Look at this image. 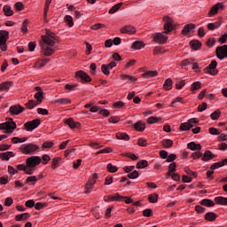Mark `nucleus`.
I'll return each mask as SVG.
<instances>
[{
	"label": "nucleus",
	"mask_w": 227,
	"mask_h": 227,
	"mask_svg": "<svg viewBox=\"0 0 227 227\" xmlns=\"http://www.w3.org/2000/svg\"><path fill=\"white\" fill-rule=\"evenodd\" d=\"M51 3H52V0H46L45 2L44 11H43V17L45 21H47V12H49V6H51Z\"/></svg>",
	"instance_id": "4c0bfd02"
},
{
	"label": "nucleus",
	"mask_w": 227,
	"mask_h": 227,
	"mask_svg": "<svg viewBox=\"0 0 227 227\" xmlns=\"http://www.w3.org/2000/svg\"><path fill=\"white\" fill-rule=\"evenodd\" d=\"M106 169L109 171V173H116V171H118V168L114 166L112 163L107 164Z\"/></svg>",
	"instance_id": "09e8293b"
},
{
	"label": "nucleus",
	"mask_w": 227,
	"mask_h": 227,
	"mask_svg": "<svg viewBox=\"0 0 227 227\" xmlns=\"http://www.w3.org/2000/svg\"><path fill=\"white\" fill-rule=\"evenodd\" d=\"M183 86H185V81L184 80H177L176 82V90H182Z\"/></svg>",
	"instance_id": "bf43d9fd"
},
{
	"label": "nucleus",
	"mask_w": 227,
	"mask_h": 227,
	"mask_svg": "<svg viewBox=\"0 0 227 227\" xmlns=\"http://www.w3.org/2000/svg\"><path fill=\"white\" fill-rule=\"evenodd\" d=\"M14 7L16 8L17 12H22V10H24V4L21 2H17L14 4Z\"/></svg>",
	"instance_id": "0e129e2a"
},
{
	"label": "nucleus",
	"mask_w": 227,
	"mask_h": 227,
	"mask_svg": "<svg viewBox=\"0 0 227 227\" xmlns=\"http://www.w3.org/2000/svg\"><path fill=\"white\" fill-rule=\"evenodd\" d=\"M36 106H39L38 102H36L33 99L29 100L28 102H27L25 104V107H27V109H35V107H36Z\"/></svg>",
	"instance_id": "e433bc0d"
},
{
	"label": "nucleus",
	"mask_w": 227,
	"mask_h": 227,
	"mask_svg": "<svg viewBox=\"0 0 227 227\" xmlns=\"http://www.w3.org/2000/svg\"><path fill=\"white\" fill-rule=\"evenodd\" d=\"M201 42L199 40H192L190 42V47H192L193 51H199V49H201Z\"/></svg>",
	"instance_id": "b1692460"
},
{
	"label": "nucleus",
	"mask_w": 227,
	"mask_h": 227,
	"mask_svg": "<svg viewBox=\"0 0 227 227\" xmlns=\"http://www.w3.org/2000/svg\"><path fill=\"white\" fill-rule=\"evenodd\" d=\"M34 97L35 100H37L36 101L37 104L40 106V103L42 102V100H43V91L36 92Z\"/></svg>",
	"instance_id": "c03bdc74"
},
{
	"label": "nucleus",
	"mask_w": 227,
	"mask_h": 227,
	"mask_svg": "<svg viewBox=\"0 0 227 227\" xmlns=\"http://www.w3.org/2000/svg\"><path fill=\"white\" fill-rule=\"evenodd\" d=\"M93 184H91V181H89L85 185V193L90 194V192H91Z\"/></svg>",
	"instance_id": "052dcab7"
},
{
	"label": "nucleus",
	"mask_w": 227,
	"mask_h": 227,
	"mask_svg": "<svg viewBox=\"0 0 227 227\" xmlns=\"http://www.w3.org/2000/svg\"><path fill=\"white\" fill-rule=\"evenodd\" d=\"M223 8H224V4L217 3L208 12L209 17H214V15H217V12H219V10H223Z\"/></svg>",
	"instance_id": "f8f14e48"
},
{
	"label": "nucleus",
	"mask_w": 227,
	"mask_h": 227,
	"mask_svg": "<svg viewBox=\"0 0 227 227\" xmlns=\"http://www.w3.org/2000/svg\"><path fill=\"white\" fill-rule=\"evenodd\" d=\"M148 166V161L146 160H142L137 163V169H143Z\"/></svg>",
	"instance_id": "ea45409f"
},
{
	"label": "nucleus",
	"mask_w": 227,
	"mask_h": 227,
	"mask_svg": "<svg viewBox=\"0 0 227 227\" xmlns=\"http://www.w3.org/2000/svg\"><path fill=\"white\" fill-rule=\"evenodd\" d=\"M163 88L167 91H169L173 88V80L171 78L167 79L163 84Z\"/></svg>",
	"instance_id": "c9c22d12"
},
{
	"label": "nucleus",
	"mask_w": 227,
	"mask_h": 227,
	"mask_svg": "<svg viewBox=\"0 0 227 227\" xmlns=\"http://www.w3.org/2000/svg\"><path fill=\"white\" fill-rule=\"evenodd\" d=\"M161 145H163L164 148H171L173 146V140H171V139H163L161 141Z\"/></svg>",
	"instance_id": "37998d69"
},
{
	"label": "nucleus",
	"mask_w": 227,
	"mask_h": 227,
	"mask_svg": "<svg viewBox=\"0 0 227 227\" xmlns=\"http://www.w3.org/2000/svg\"><path fill=\"white\" fill-rule=\"evenodd\" d=\"M16 221H26L27 219H29V213H24L21 215H18L15 216Z\"/></svg>",
	"instance_id": "58836bf2"
},
{
	"label": "nucleus",
	"mask_w": 227,
	"mask_h": 227,
	"mask_svg": "<svg viewBox=\"0 0 227 227\" xmlns=\"http://www.w3.org/2000/svg\"><path fill=\"white\" fill-rule=\"evenodd\" d=\"M192 127H194V125H191L188 121L187 122L181 123V125L179 127V130H181L183 132L185 130H191V129H192Z\"/></svg>",
	"instance_id": "c756f323"
},
{
	"label": "nucleus",
	"mask_w": 227,
	"mask_h": 227,
	"mask_svg": "<svg viewBox=\"0 0 227 227\" xmlns=\"http://www.w3.org/2000/svg\"><path fill=\"white\" fill-rule=\"evenodd\" d=\"M122 35H134L136 33V27L132 25H127L120 29Z\"/></svg>",
	"instance_id": "4468645a"
},
{
	"label": "nucleus",
	"mask_w": 227,
	"mask_h": 227,
	"mask_svg": "<svg viewBox=\"0 0 227 227\" xmlns=\"http://www.w3.org/2000/svg\"><path fill=\"white\" fill-rule=\"evenodd\" d=\"M109 70H111V69L107 67V65L103 64L101 66V71L103 72V74L105 75H109V74H111V72Z\"/></svg>",
	"instance_id": "4d7b16f0"
},
{
	"label": "nucleus",
	"mask_w": 227,
	"mask_h": 227,
	"mask_svg": "<svg viewBox=\"0 0 227 227\" xmlns=\"http://www.w3.org/2000/svg\"><path fill=\"white\" fill-rule=\"evenodd\" d=\"M133 127L135 130H137L138 132H143L145 129H146V125L143 121H137Z\"/></svg>",
	"instance_id": "6ab92c4d"
},
{
	"label": "nucleus",
	"mask_w": 227,
	"mask_h": 227,
	"mask_svg": "<svg viewBox=\"0 0 227 227\" xmlns=\"http://www.w3.org/2000/svg\"><path fill=\"white\" fill-rule=\"evenodd\" d=\"M46 35H42L43 42L39 43L41 52L43 56H52L56 52V42H58V35L49 29H46Z\"/></svg>",
	"instance_id": "f257e3e1"
},
{
	"label": "nucleus",
	"mask_w": 227,
	"mask_h": 227,
	"mask_svg": "<svg viewBox=\"0 0 227 227\" xmlns=\"http://www.w3.org/2000/svg\"><path fill=\"white\" fill-rule=\"evenodd\" d=\"M153 40L157 43H160V45H164L168 42V35H165L162 33H156L153 35Z\"/></svg>",
	"instance_id": "9d476101"
},
{
	"label": "nucleus",
	"mask_w": 227,
	"mask_h": 227,
	"mask_svg": "<svg viewBox=\"0 0 227 227\" xmlns=\"http://www.w3.org/2000/svg\"><path fill=\"white\" fill-rule=\"evenodd\" d=\"M164 50L160 46H156L153 50L154 56H157V54H164Z\"/></svg>",
	"instance_id": "e2e57ef3"
},
{
	"label": "nucleus",
	"mask_w": 227,
	"mask_h": 227,
	"mask_svg": "<svg viewBox=\"0 0 227 227\" xmlns=\"http://www.w3.org/2000/svg\"><path fill=\"white\" fill-rule=\"evenodd\" d=\"M64 20H65L66 24H67L69 26V27H74V18H72V16L66 15L64 18Z\"/></svg>",
	"instance_id": "a19ab883"
},
{
	"label": "nucleus",
	"mask_w": 227,
	"mask_h": 227,
	"mask_svg": "<svg viewBox=\"0 0 227 227\" xmlns=\"http://www.w3.org/2000/svg\"><path fill=\"white\" fill-rule=\"evenodd\" d=\"M211 120H219V117L221 116V111L216 110L213 114H211Z\"/></svg>",
	"instance_id": "13d9d810"
},
{
	"label": "nucleus",
	"mask_w": 227,
	"mask_h": 227,
	"mask_svg": "<svg viewBox=\"0 0 227 227\" xmlns=\"http://www.w3.org/2000/svg\"><path fill=\"white\" fill-rule=\"evenodd\" d=\"M206 45H207V47H214L215 45V38H209L207 41Z\"/></svg>",
	"instance_id": "338daca9"
},
{
	"label": "nucleus",
	"mask_w": 227,
	"mask_h": 227,
	"mask_svg": "<svg viewBox=\"0 0 227 227\" xmlns=\"http://www.w3.org/2000/svg\"><path fill=\"white\" fill-rule=\"evenodd\" d=\"M205 210L207 209L200 205L195 207V212H197V214H205Z\"/></svg>",
	"instance_id": "69168bd1"
},
{
	"label": "nucleus",
	"mask_w": 227,
	"mask_h": 227,
	"mask_svg": "<svg viewBox=\"0 0 227 227\" xmlns=\"http://www.w3.org/2000/svg\"><path fill=\"white\" fill-rule=\"evenodd\" d=\"M124 157H128L129 159H131V160H137L139 158L136 156V154L132 153H122Z\"/></svg>",
	"instance_id": "3c124183"
},
{
	"label": "nucleus",
	"mask_w": 227,
	"mask_h": 227,
	"mask_svg": "<svg viewBox=\"0 0 227 227\" xmlns=\"http://www.w3.org/2000/svg\"><path fill=\"white\" fill-rule=\"evenodd\" d=\"M36 182H38L36 176H30L26 179V184H31L32 185H35Z\"/></svg>",
	"instance_id": "79ce46f5"
},
{
	"label": "nucleus",
	"mask_w": 227,
	"mask_h": 227,
	"mask_svg": "<svg viewBox=\"0 0 227 227\" xmlns=\"http://www.w3.org/2000/svg\"><path fill=\"white\" fill-rule=\"evenodd\" d=\"M164 33L166 35H168V33H171V31L173 30V20H171V18L169 17H164Z\"/></svg>",
	"instance_id": "9b49d317"
},
{
	"label": "nucleus",
	"mask_w": 227,
	"mask_h": 227,
	"mask_svg": "<svg viewBox=\"0 0 227 227\" xmlns=\"http://www.w3.org/2000/svg\"><path fill=\"white\" fill-rule=\"evenodd\" d=\"M41 162H42V158H40L39 156H31L26 160V164L28 169L32 171V175L33 173H35V168L40 165Z\"/></svg>",
	"instance_id": "7ed1b4c3"
},
{
	"label": "nucleus",
	"mask_w": 227,
	"mask_h": 227,
	"mask_svg": "<svg viewBox=\"0 0 227 227\" xmlns=\"http://www.w3.org/2000/svg\"><path fill=\"white\" fill-rule=\"evenodd\" d=\"M108 198L111 200V201H121V200H123L125 197L116 193L114 196L109 195Z\"/></svg>",
	"instance_id": "8fccbe9b"
},
{
	"label": "nucleus",
	"mask_w": 227,
	"mask_h": 227,
	"mask_svg": "<svg viewBox=\"0 0 227 227\" xmlns=\"http://www.w3.org/2000/svg\"><path fill=\"white\" fill-rule=\"evenodd\" d=\"M17 169H19L20 171H24V173H26V175H33L32 170L29 169L27 165L26 166L24 164H19V165H17Z\"/></svg>",
	"instance_id": "5701e85b"
},
{
	"label": "nucleus",
	"mask_w": 227,
	"mask_h": 227,
	"mask_svg": "<svg viewBox=\"0 0 227 227\" xmlns=\"http://www.w3.org/2000/svg\"><path fill=\"white\" fill-rule=\"evenodd\" d=\"M8 38H10V32L6 30H0V49L3 52H6V51H8V45H6Z\"/></svg>",
	"instance_id": "20e7f679"
},
{
	"label": "nucleus",
	"mask_w": 227,
	"mask_h": 227,
	"mask_svg": "<svg viewBox=\"0 0 227 227\" xmlns=\"http://www.w3.org/2000/svg\"><path fill=\"white\" fill-rule=\"evenodd\" d=\"M187 148L192 150V152H196L201 150V145L196 144L195 142H190L187 144Z\"/></svg>",
	"instance_id": "aec40b11"
},
{
	"label": "nucleus",
	"mask_w": 227,
	"mask_h": 227,
	"mask_svg": "<svg viewBox=\"0 0 227 227\" xmlns=\"http://www.w3.org/2000/svg\"><path fill=\"white\" fill-rule=\"evenodd\" d=\"M143 76L145 79H148L149 77H155V76H157V71H147L143 74Z\"/></svg>",
	"instance_id": "49530a36"
},
{
	"label": "nucleus",
	"mask_w": 227,
	"mask_h": 227,
	"mask_svg": "<svg viewBox=\"0 0 227 227\" xmlns=\"http://www.w3.org/2000/svg\"><path fill=\"white\" fill-rule=\"evenodd\" d=\"M27 141V137L19 138L17 137H14L12 138V143L14 145H17V143H26Z\"/></svg>",
	"instance_id": "de8ad7c7"
},
{
	"label": "nucleus",
	"mask_w": 227,
	"mask_h": 227,
	"mask_svg": "<svg viewBox=\"0 0 227 227\" xmlns=\"http://www.w3.org/2000/svg\"><path fill=\"white\" fill-rule=\"evenodd\" d=\"M121 6H123V3H119L115 5H114L108 12V13L110 15H114V13H116V12H118V10H120L121 8Z\"/></svg>",
	"instance_id": "f704fd0d"
},
{
	"label": "nucleus",
	"mask_w": 227,
	"mask_h": 227,
	"mask_svg": "<svg viewBox=\"0 0 227 227\" xmlns=\"http://www.w3.org/2000/svg\"><path fill=\"white\" fill-rule=\"evenodd\" d=\"M195 28H196V25L192 23L187 24L184 27L182 30V35H184V36H187L189 33H191L192 29H195Z\"/></svg>",
	"instance_id": "dca6fc26"
},
{
	"label": "nucleus",
	"mask_w": 227,
	"mask_h": 227,
	"mask_svg": "<svg viewBox=\"0 0 227 227\" xmlns=\"http://www.w3.org/2000/svg\"><path fill=\"white\" fill-rule=\"evenodd\" d=\"M55 104H57V106H67L68 104H72V100L68 98H59L55 100Z\"/></svg>",
	"instance_id": "2f4dec72"
},
{
	"label": "nucleus",
	"mask_w": 227,
	"mask_h": 227,
	"mask_svg": "<svg viewBox=\"0 0 227 227\" xmlns=\"http://www.w3.org/2000/svg\"><path fill=\"white\" fill-rule=\"evenodd\" d=\"M160 120H162V119L157 118L154 116H151L147 119V123H149V124L157 123V122L160 121Z\"/></svg>",
	"instance_id": "864d4df0"
},
{
	"label": "nucleus",
	"mask_w": 227,
	"mask_h": 227,
	"mask_svg": "<svg viewBox=\"0 0 227 227\" xmlns=\"http://www.w3.org/2000/svg\"><path fill=\"white\" fill-rule=\"evenodd\" d=\"M12 157H15L13 152L0 153V159L2 160H10Z\"/></svg>",
	"instance_id": "4be33fe9"
},
{
	"label": "nucleus",
	"mask_w": 227,
	"mask_h": 227,
	"mask_svg": "<svg viewBox=\"0 0 227 227\" xmlns=\"http://www.w3.org/2000/svg\"><path fill=\"white\" fill-rule=\"evenodd\" d=\"M41 121L40 119H35L30 121H27L24 124V127L27 132H33L35 129H38L40 126Z\"/></svg>",
	"instance_id": "39448f33"
},
{
	"label": "nucleus",
	"mask_w": 227,
	"mask_h": 227,
	"mask_svg": "<svg viewBox=\"0 0 227 227\" xmlns=\"http://www.w3.org/2000/svg\"><path fill=\"white\" fill-rule=\"evenodd\" d=\"M219 168H223V162L222 161H218V162H215L213 165H211L210 169L215 171V169H219Z\"/></svg>",
	"instance_id": "680f3d73"
},
{
	"label": "nucleus",
	"mask_w": 227,
	"mask_h": 227,
	"mask_svg": "<svg viewBox=\"0 0 227 227\" xmlns=\"http://www.w3.org/2000/svg\"><path fill=\"white\" fill-rule=\"evenodd\" d=\"M13 86V82H4L0 83V91H8Z\"/></svg>",
	"instance_id": "412c9836"
},
{
	"label": "nucleus",
	"mask_w": 227,
	"mask_h": 227,
	"mask_svg": "<svg viewBox=\"0 0 227 227\" xmlns=\"http://www.w3.org/2000/svg\"><path fill=\"white\" fill-rule=\"evenodd\" d=\"M202 157H203V153H201L200 151L192 153V156H191V158L194 159V160L202 159Z\"/></svg>",
	"instance_id": "6e6d98bb"
},
{
	"label": "nucleus",
	"mask_w": 227,
	"mask_h": 227,
	"mask_svg": "<svg viewBox=\"0 0 227 227\" xmlns=\"http://www.w3.org/2000/svg\"><path fill=\"white\" fill-rule=\"evenodd\" d=\"M215 202L216 203V205H222V206L227 207V198L225 197H223V196L215 197Z\"/></svg>",
	"instance_id": "393cba45"
},
{
	"label": "nucleus",
	"mask_w": 227,
	"mask_h": 227,
	"mask_svg": "<svg viewBox=\"0 0 227 227\" xmlns=\"http://www.w3.org/2000/svg\"><path fill=\"white\" fill-rule=\"evenodd\" d=\"M139 176V172L137 170H134L133 172H129L128 174V178H130L131 180H134Z\"/></svg>",
	"instance_id": "5fc2aeb1"
},
{
	"label": "nucleus",
	"mask_w": 227,
	"mask_h": 227,
	"mask_svg": "<svg viewBox=\"0 0 227 227\" xmlns=\"http://www.w3.org/2000/svg\"><path fill=\"white\" fill-rule=\"evenodd\" d=\"M150 203H157V200H159V194L154 193V194H151L149 195L148 198Z\"/></svg>",
	"instance_id": "603ef678"
},
{
	"label": "nucleus",
	"mask_w": 227,
	"mask_h": 227,
	"mask_svg": "<svg viewBox=\"0 0 227 227\" xmlns=\"http://www.w3.org/2000/svg\"><path fill=\"white\" fill-rule=\"evenodd\" d=\"M51 62V59H39L35 63L34 68H42Z\"/></svg>",
	"instance_id": "f3484780"
},
{
	"label": "nucleus",
	"mask_w": 227,
	"mask_h": 227,
	"mask_svg": "<svg viewBox=\"0 0 227 227\" xmlns=\"http://www.w3.org/2000/svg\"><path fill=\"white\" fill-rule=\"evenodd\" d=\"M198 90H201V82H195L192 84L191 90L193 91V93Z\"/></svg>",
	"instance_id": "a18cd8bd"
},
{
	"label": "nucleus",
	"mask_w": 227,
	"mask_h": 227,
	"mask_svg": "<svg viewBox=\"0 0 227 227\" xmlns=\"http://www.w3.org/2000/svg\"><path fill=\"white\" fill-rule=\"evenodd\" d=\"M153 211L150 208L145 209L143 211L144 217H152Z\"/></svg>",
	"instance_id": "774afa93"
},
{
	"label": "nucleus",
	"mask_w": 227,
	"mask_h": 227,
	"mask_svg": "<svg viewBox=\"0 0 227 227\" xmlns=\"http://www.w3.org/2000/svg\"><path fill=\"white\" fill-rule=\"evenodd\" d=\"M215 68H217V61L212 60L208 67H207L204 70L206 74H209L210 75H217V74H219V70Z\"/></svg>",
	"instance_id": "0eeeda50"
},
{
	"label": "nucleus",
	"mask_w": 227,
	"mask_h": 227,
	"mask_svg": "<svg viewBox=\"0 0 227 227\" xmlns=\"http://www.w3.org/2000/svg\"><path fill=\"white\" fill-rule=\"evenodd\" d=\"M205 219L206 221H209L210 223L215 221V219H217V215L214 212H207L205 215Z\"/></svg>",
	"instance_id": "cd10ccee"
},
{
	"label": "nucleus",
	"mask_w": 227,
	"mask_h": 227,
	"mask_svg": "<svg viewBox=\"0 0 227 227\" xmlns=\"http://www.w3.org/2000/svg\"><path fill=\"white\" fill-rule=\"evenodd\" d=\"M65 123L67 125H68V127H70V129H79V127H81V123L79 122H75L74 121V119L70 118V119H67L65 121Z\"/></svg>",
	"instance_id": "a211bd4d"
},
{
	"label": "nucleus",
	"mask_w": 227,
	"mask_h": 227,
	"mask_svg": "<svg viewBox=\"0 0 227 227\" xmlns=\"http://www.w3.org/2000/svg\"><path fill=\"white\" fill-rule=\"evenodd\" d=\"M61 164V158L60 157H56L53 158L51 160V168L52 169H58Z\"/></svg>",
	"instance_id": "a878e982"
},
{
	"label": "nucleus",
	"mask_w": 227,
	"mask_h": 227,
	"mask_svg": "<svg viewBox=\"0 0 227 227\" xmlns=\"http://www.w3.org/2000/svg\"><path fill=\"white\" fill-rule=\"evenodd\" d=\"M25 109L26 108H24V106H21L20 105H14L10 107L9 112L12 115H19L20 114V113H24Z\"/></svg>",
	"instance_id": "ddd939ff"
},
{
	"label": "nucleus",
	"mask_w": 227,
	"mask_h": 227,
	"mask_svg": "<svg viewBox=\"0 0 227 227\" xmlns=\"http://www.w3.org/2000/svg\"><path fill=\"white\" fill-rule=\"evenodd\" d=\"M38 150H40V147L35 144H27L23 145V152L27 155H28V153H33V152H38Z\"/></svg>",
	"instance_id": "1a4fd4ad"
},
{
	"label": "nucleus",
	"mask_w": 227,
	"mask_h": 227,
	"mask_svg": "<svg viewBox=\"0 0 227 227\" xmlns=\"http://www.w3.org/2000/svg\"><path fill=\"white\" fill-rule=\"evenodd\" d=\"M3 12L5 17H12V15H13L14 13L10 5H4L3 8Z\"/></svg>",
	"instance_id": "473e14b6"
},
{
	"label": "nucleus",
	"mask_w": 227,
	"mask_h": 227,
	"mask_svg": "<svg viewBox=\"0 0 227 227\" xmlns=\"http://www.w3.org/2000/svg\"><path fill=\"white\" fill-rule=\"evenodd\" d=\"M215 157H217V156L215 154L212 153V152L210 150H207L202 154L201 160H203V162H208V160H212V159H215Z\"/></svg>",
	"instance_id": "2eb2a0df"
},
{
	"label": "nucleus",
	"mask_w": 227,
	"mask_h": 227,
	"mask_svg": "<svg viewBox=\"0 0 227 227\" xmlns=\"http://www.w3.org/2000/svg\"><path fill=\"white\" fill-rule=\"evenodd\" d=\"M116 138L121 139L122 141H129L130 140V137H129V135L127 133H123V132L116 133Z\"/></svg>",
	"instance_id": "7c9ffc66"
},
{
	"label": "nucleus",
	"mask_w": 227,
	"mask_h": 227,
	"mask_svg": "<svg viewBox=\"0 0 227 227\" xmlns=\"http://www.w3.org/2000/svg\"><path fill=\"white\" fill-rule=\"evenodd\" d=\"M16 129L17 124L12 118H10L8 121L0 124V130H4V134H13V130Z\"/></svg>",
	"instance_id": "f03ea898"
},
{
	"label": "nucleus",
	"mask_w": 227,
	"mask_h": 227,
	"mask_svg": "<svg viewBox=\"0 0 227 227\" xmlns=\"http://www.w3.org/2000/svg\"><path fill=\"white\" fill-rule=\"evenodd\" d=\"M215 52L218 59H224V58H227V44L218 46Z\"/></svg>",
	"instance_id": "6e6552de"
},
{
	"label": "nucleus",
	"mask_w": 227,
	"mask_h": 227,
	"mask_svg": "<svg viewBox=\"0 0 227 227\" xmlns=\"http://www.w3.org/2000/svg\"><path fill=\"white\" fill-rule=\"evenodd\" d=\"M221 24H223V22H221V21H215L214 23H209V24H207V29L209 31H214L215 29H218V27H221Z\"/></svg>",
	"instance_id": "c85d7f7f"
},
{
	"label": "nucleus",
	"mask_w": 227,
	"mask_h": 227,
	"mask_svg": "<svg viewBox=\"0 0 227 227\" xmlns=\"http://www.w3.org/2000/svg\"><path fill=\"white\" fill-rule=\"evenodd\" d=\"M144 47H145V43H143L141 41H135L131 46V49L139 51V49H143Z\"/></svg>",
	"instance_id": "72a5a7b5"
},
{
	"label": "nucleus",
	"mask_w": 227,
	"mask_h": 227,
	"mask_svg": "<svg viewBox=\"0 0 227 227\" xmlns=\"http://www.w3.org/2000/svg\"><path fill=\"white\" fill-rule=\"evenodd\" d=\"M200 205H202L203 207H215V203L214 202V200H210V199H204L200 201Z\"/></svg>",
	"instance_id": "bb28decb"
},
{
	"label": "nucleus",
	"mask_w": 227,
	"mask_h": 227,
	"mask_svg": "<svg viewBox=\"0 0 227 227\" xmlns=\"http://www.w3.org/2000/svg\"><path fill=\"white\" fill-rule=\"evenodd\" d=\"M75 79L81 82H91V77H90V75L82 70L75 73Z\"/></svg>",
	"instance_id": "423d86ee"
}]
</instances>
